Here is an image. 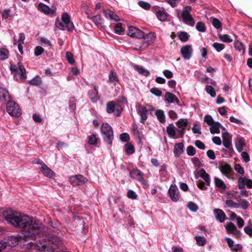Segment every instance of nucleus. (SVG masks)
Returning a JSON list of instances; mask_svg holds the SVG:
<instances>
[{"label": "nucleus", "mask_w": 252, "mask_h": 252, "mask_svg": "<svg viewBox=\"0 0 252 252\" xmlns=\"http://www.w3.org/2000/svg\"><path fill=\"white\" fill-rule=\"evenodd\" d=\"M6 220L21 229V239L28 241L35 240L36 236L42 231V225L35 221L32 218L22 215L18 212H9L4 216Z\"/></svg>", "instance_id": "1"}, {"label": "nucleus", "mask_w": 252, "mask_h": 252, "mask_svg": "<svg viewBox=\"0 0 252 252\" xmlns=\"http://www.w3.org/2000/svg\"><path fill=\"white\" fill-rule=\"evenodd\" d=\"M62 243L60 238L54 236L51 238V240L45 245H43L41 249L44 252L45 251H52L54 252L56 249L59 248Z\"/></svg>", "instance_id": "2"}, {"label": "nucleus", "mask_w": 252, "mask_h": 252, "mask_svg": "<svg viewBox=\"0 0 252 252\" xmlns=\"http://www.w3.org/2000/svg\"><path fill=\"white\" fill-rule=\"evenodd\" d=\"M100 130L105 141L111 145L114 137L112 127L107 123H103L101 126Z\"/></svg>", "instance_id": "3"}, {"label": "nucleus", "mask_w": 252, "mask_h": 252, "mask_svg": "<svg viewBox=\"0 0 252 252\" xmlns=\"http://www.w3.org/2000/svg\"><path fill=\"white\" fill-rule=\"evenodd\" d=\"M10 69L15 76L18 75L20 79L22 80L26 79V69L22 63L19 62L17 64H11Z\"/></svg>", "instance_id": "4"}, {"label": "nucleus", "mask_w": 252, "mask_h": 252, "mask_svg": "<svg viewBox=\"0 0 252 252\" xmlns=\"http://www.w3.org/2000/svg\"><path fill=\"white\" fill-rule=\"evenodd\" d=\"M6 108L8 114L13 117H19L22 114L19 105L13 100L8 101Z\"/></svg>", "instance_id": "5"}, {"label": "nucleus", "mask_w": 252, "mask_h": 252, "mask_svg": "<svg viewBox=\"0 0 252 252\" xmlns=\"http://www.w3.org/2000/svg\"><path fill=\"white\" fill-rule=\"evenodd\" d=\"M106 110L108 113H113L116 117H119L123 111L122 107L120 104L114 101H110L106 103Z\"/></svg>", "instance_id": "6"}, {"label": "nucleus", "mask_w": 252, "mask_h": 252, "mask_svg": "<svg viewBox=\"0 0 252 252\" xmlns=\"http://www.w3.org/2000/svg\"><path fill=\"white\" fill-rule=\"evenodd\" d=\"M188 120L186 119H180L176 123L177 126V138H183L186 132V128L188 126Z\"/></svg>", "instance_id": "7"}, {"label": "nucleus", "mask_w": 252, "mask_h": 252, "mask_svg": "<svg viewBox=\"0 0 252 252\" xmlns=\"http://www.w3.org/2000/svg\"><path fill=\"white\" fill-rule=\"evenodd\" d=\"M168 193L170 199L174 202H177L180 198L179 190L175 185L170 186Z\"/></svg>", "instance_id": "8"}, {"label": "nucleus", "mask_w": 252, "mask_h": 252, "mask_svg": "<svg viewBox=\"0 0 252 252\" xmlns=\"http://www.w3.org/2000/svg\"><path fill=\"white\" fill-rule=\"evenodd\" d=\"M87 181L88 179L80 174L71 176L69 178V182L73 186L83 185Z\"/></svg>", "instance_id": "9"}, {"label": "nucleus", "mask_w": 252, "mask_h": 252, "mask_svg": "<svg viewBox=\"0 0 252 252\" xmlns=\"http://www.w3.org/2000/svg\"><path fill=\"white\" fill-rule=\"evenodd\" d=\"M153 108L150 105H147V106H144L140 105L138 107V113L141 116V122L142 123H144L145 121L147 119V114L149 111H152Z\"/></svg>", "instance_id": "10"}, {"label": "nucleus", "mask_w": 252, "mask_h": 252, "mask_svg": "<svg viewBox=\"0 0 252 252\" xmlns=\"http://www.w3.org/2000/svg\"><path fill=\"white\" fill-rule=\"evenodd\" d=\"M128 34L132 37L139 39L144 37V32L133 26H130L129 27Z\"/></svg>", "instance_id": "11"}, {"label": "nucleus", "mask_w": 252, "mask_h": 252, "mask_svg": "<svg viewBox=\"0 0 252 252\" xmlns=\"http://www.w3.org/2000/svg\"><path fill=\"white\" fill-rule=\"evenodd\" d=\"M192 46L190 45H186L181 49V53L185 60L190 58L192 53Z\"/></svg>", "instance_id": "12"}, {"label": "nucleus", "mask_w": 252, "mask_h": 252, "mask_svg": "<svg viewBox=\"0 0 252 252\" xmlns=\"http://www.w3.org/2000/svg\"><path fill=\"white\" fill-rule=\"evenodd\" d=\"M245 186L249 189L252 188V180L246 177H240L238 180V187L240 189L245 188Z\"/></svg>", "instance_id": "13"}, {"label": "nucleus", "mask_w": 252, "mask_h": 252, "mask_svg": "<svg viewBox=\"0 0 252 252\" xmlns=\"http://www.w3.org/2000/svg\"><path fill=\"white\" fill-rule=\"evenodd\" d=\"M183 21L188 25L193 26L195 21L191 14L187 10H184L182 14Z\"/></svg>", "instance_id": "14"}, {"label": "nucleus", "mask_w": 252, "mask_h": 252, "mask_svg": "<svg viewBox=\"0 0 252 252\" xmlns=\"http://www.w3.org/2000/svg\"><path fill=\"white\" fill-rule=\"evenodd\" d=\"M41 166V171L44 176L49 178H53L55 177L54 172L48 167L43 162H40Z\"/></svg>", "instance_id": "15"}, {"label": "nucleus", "mask_w": 252, "mask_h": 252, "mask_svg": "<svg viewBox=\"0 0 252 252\" xmlns=\"http://www.w3.org/2000/svg\"><path fill=\"white\" fill-rule=\"evenodd\" d=\"M62 20L65 25V27H66L67 30L72 31L73 29V24L72 22L70 21V17L67 13H63L62 16Z\"/></svg>", "instance_id": "16"}, {"label": "nucleus", "mask_w": 252, "mask_h": 252, "mask_svg": "<svg viewBox=\"0 0 252 252\" xmlns=\"http://www.w3.org/2000/svg\"><path fill=\"white\" fill-rule=\"evenodd\" d=\"M223 145L229 150H232L231 143V136L227 132H223L222 134Z\"/></svg>", "instance_id": "17"}, {"label": "nucleus", "mask_w": 252, "mask_h": 252, "mask_svg": "<svg viewBox=\"0 0 252 252\" xmlns=\"http://www.w3.org/2000/svg\"><path fill=\"white\" fill-rule=\"evenodd\" d=\"M220 169L221 173L228 178H230L229 175L233 172L231 165L228 163L220 164Z\"/></svg>", "instance_id": "18"}, {"label": "nucleus", "mask_w": 252, "mask_h": 252, "mask_svg": "<svg viewBox=\"0 0 252 252\" xmlns=\"http://www.w3.org/2000/svg\"><path fill=\"white\" fill-rule=\"evenodd\" d=\"M9 100H12L8 92L5 89L0 88V101L5 104Z\"/></svg>", "instance_id": "19"}, {"label": "nucleus", "mask_w": 252, "mask_h": 252, "mask_svg": "<svg viewBox=\"0 0 252 252\" xmlns=\"http://www.w3.org/2000/svg\"><path fill=\"white\" fill-rule=\"evenodd\" d=\"M226 229L229 233L232 234L237 237H239L240 236V231L237 230L236 226L231 222H229L226 225Z\"/></svg>", "instance_id": "20"}, {"label": "nucleus", "mask_w": 252, "mask_h": 252, "mask_svg": "<svg viewBox=\"0 0 252 252\" xmlns=\"http://www.w3.org/2000/svg\"><path fill=\"white\" fill-rule=\"evenodd\" d=\"M132 178L135 179L139 182L144 181L143 173L138 169H133L129 173Z\"/></svg>", "instance_id": "21"}, {"label": "nucleus", "mask_w": 252, "mask_h": 252, "mask_svg": "<svg viewBox=\"0 0 252 252\" xmlns=\"http://www.w3.org/2000/svg\"><path fill=\"white\" fill-rule=\"evenodd\" d=\"M215 217L217 220L220 222H222L224 221L226 215L224 212L220 209H215L214 210Z\"/></svg>", "instance_id": "22"}, {"label": "nucleus", "mask_w": 252, "mask_h": 252, "mask_svg": "<svg viewBox=\"0 0 252 252\" xmlns=\"http://www.w3.org/2000/svg\"><path fill=\"white\" fill-rule=\"evenodd\" d=\"M166 132L169 137L174 139L178 138L177 133H176V127L173 124H170L168 126H167Z\"/></svg>", "instance_id": "23"}, {"label": "nucleus", "mask_w": 252, "mask_h": 252, "mask_svg": "<svg viewBox=\"0 0 252 252\" xmlns=\"http://www.w3.org/2000/svg\"><path fill=\"white\" fill-rule=\"evenodd\" d=\"M97 88V87L96 85H94V89L93 90H90L89 92V95L90 98L93 102H96L99 99Z\"/></svg>", "instance_id": "24"}, {"label": "nucleus", "mask_w": 252, "mask_h": 252, "mask_svg": "<svg viewBox=\"0 0 252 252\" xmlns=\"http://www.w3.org/2000/svg\"><path fill=\"white\" fill-rule=\"evenodd\" d=\"M214 183L216 187L218 188L220 190L223 191L226 189V186L221 179L218 177H215Z\"/></svg>", "instance_id": "25"}, {"label": "nucleus", "mask_w": 252, "mask_h": 252, "mask_svg": "<svg viewBox=\"0 0 252 252\" xmlns=\"http://www.w3.org/2000/svg\"><path fill=\"white\" fill-rule=\"evenodd\" d=\"M103 13L107 18H110V19L114 20L116 21H118L120 20L119 17L113 11H112L110 10H103Z\"/></svg>", "instance_id": "26"}, {"label": "nucleus", "mask_w": 252, "mask_h": 252, "mask_svg": "<svg viewBox=\"0 0 252 252\" xmlns=\"http://www.w3.org/2000/svg\"><path fill=\"white\" fill-rule=\"evenodd\" d=\"M199 175L200 177L205 181L206 185L210 186L211 183L210 177L209 175L206 173L204 169L202 168L199 170Z\"/></svg>", "instance_id": "27"}, {"label": "nucleus", "mask_w": 252, "mask_h": 252, "mask_svg": "<svg viewBox=\"0 0 252 252\" xmlns=\"http://www.w3.org/2000/svg\"><path fill=\"white\" fill-rule=\"evenodd\" d=\"M165 100L169 103H172L175 101L177 103H179L178 98L171 93L167 92L165 94Z\"/></svg>", "instance_id": "28"}, {"label": "nucleus", "mask_w": 252, "mask_h": 252, "mask_svg": "<svg viewBox=\"0 0 252 252\" xmlns=\"http://www.w3.org/2000/svg\"><path fill=\"white\" fill-rule=\"evenodd\" d=\"M210 126V130L212 134L219 133L220 132V128L221 126V125L219 123L215 122Z\"/></svg>", "instance_id": "29"}, {"label": "nucleus", "mask_w": 252, "mask_h": 252, "mask_svg": "<svg viewBox=\"0 0 252 252\" xmlns=\"http://www.w3.org/2000/svg\"><path fill=\"white\" fill-rule=\"evenodd\" d=\"M184 144L183 143L175 144L174 153L175 155H180L183 152Z\"/></svg>", "instance_id": "30"}, {"label": "nucleus", "mask_w": 252, "mask_h": 252, "mask_svg": "<svg viewBox=\"0 0 252 252\" xmlns=\"http://www.w3.org/2000/svg\"><path fill=\"white\" fill-rule=\"evenodd\" d=\"M134 68L139 74L142 75L148 76L150 74L149 71L142 66H139L136 65L134 66Z\"/></svg>", "instance_id": "31"}, {"label": "nucleus", "mask_w": 252, "mask_h": 252, "mask_svg": "<svg viewBox=\"0 0 252 252\" xmlns=\"http://www.w3.org/2000/svg\"><path fill=\"white\" fill-rule=\"evenodd\" d=\"M158 18L161 21H164L167 19L168 14L164 10H159L157 13Z\"/></svg>", "instance_id": "32"}, {"label": "nucleus", "mask_w": 252, "mask_h": 252, "mask_svg": "<svg viewBox=\"0 0 252 252\" xmlns=\"http://www.w3.org/2000/svg\"><path fill=\"white\" fill-rule=\"evenodd\" d=\"M125 151L127 155H131L134 153V146L130 143H127L125 145Z\"/></svg>", "instance_id": "33"}, {"label": "nucleus", "mask_w": 252, "mask_h": 252, "mask_svg": "<svg viewBox=\"0 0 252 252\" xmlns=\"http://www.w3.org/2000/svg\"><path fill=\"white\" fill-rule=\"evenodd\" d=\"M234 47L237 50L239 51V52H242L243 53L245 52V46L242 43V42L239 40L235 41Z\"/></svg>", "instance_id": "34"}, {"label": "nucleus", "mask_w": 252, "mask_h": 252, "mask_svg": "<svg viewBox=\"0 0 252 252\" xmlns=\"http://www.w3.org/2000/svg\"><path fill=\"white\" fill-rule=\"evenodd\" d=\"M156 115L158 121L161 123L165 122L164 112L161 110H158L156 112Z\"/></svg>", "instance_id": "35"}, {"label": "nucleus", "mask_w": 252, "mask_h": 252, "mask_svg": "<svg viewBox=\"0 0 252 252\" xmlns=\"http://www.w3.org/2000/svg\"><path fill=\"white\" fill-rule=\"evenodd\" d=\"M9 51L5 48H0V60H5L8 58Z\"/></svg>", "instance_id": "36"}, {"label": "nucleus", "mask_w": 252, "mask_h": 252, "mask_svg": "<svg viewBox=\"0 0 252 252\" xmlns=\"http://www.w3.org/2000/svg\"><path fill=\"white\" fill-rule=\"evenodd\" d=\"M38 9L46 14H49L51 12L50 8L48 6L43 3H39L38 4Z\"/></svg>", "instance_id": "37"}, {"label": "nucleus", "mask_w": 252, "mask_h": 252, "mask_svg": "<svg viewBox=\"0 0 252 252\" xmlns=\"http://www.w3.org/2000/svg\"><path fill=\"white\" fill-rule=\"evenodd\" d=\"M92 20L97 27L101 26L102 24V19L100 15L92 17Z\"/></svg>", "instance_id": "38"}, {"label": "nucleus", "mask_w": 252, "mask_h": 252, "mask_svg": "<svg viewBox=\"0 0 252 252\" xmlns=\"http://www.w3.org/2000/svg\"><path fill=\"white\" fill-rule=\"evenodd\" d=\"M219 37V38L224 42L230 43L233 41V39L231 38L230 36L228 34H220Z\"/></svg>", "instance_id": "39"}, {"label": "nucleus", "mask_w": 252, "mask_h": 252, "mask_svg": "<svg viewBox=\"0 0 252 252\" xmlns=\"http://www.w3.org/2000/svg\"><path fill=\"white\" fill-rule=\"evenodd\" d=\"M115 32L118 34H122L124 32V29L122 27V24L121 23H117L115 26Z\"/></svg>", "instance_id": "40"}, {"label": "nucleus", "mask_w": 252, "mask_h": 252, "mask_svg": "<svg viewBox=\"0 0 252 252\" xmlns=\"http://www.w3.org/2000/svg\"><path fill=\"white\" fill-rule=\"evenodd\" d=\"M197 244L200 246H203L206 244V240L204 237L197 236L195 237Z\"/></svg>", "instance_id": "41"}, {"label": "nucleus", "mask_w": 252, "mask_h": 252, "mask_svg": "<svg viewBox=\"0 0 252 252\" xmlns=\"http://www.w3.org/2000/svg\"><path fill=\"white\" fill-rule=\"evenodd\" d=\"M178 37L180 40L183 42H186L189 39V35L187 32H181L179 33Z\"/></svg>", "instance_id": "42"}, {"label": "nucleus", "mask_w": 252, "mask_h": 252, "mask_svg": "<svg viewBox=\"0 0 252 252\" xmlns=\"http://www.w3.org/2000/svg\"><path fill=\"white\" fill-rule=\"evenodd\" d=\"M109 79L111 82H118L119 81V79L116 73L112 70L110 72Z\"/></svg>", "instance_id": "43"}, {"label": "nucleus", "mask_w": 252, "mask_h": 252, "mask_svg": "<svg viewBox=\"0 0 252 252\" xmlns=\"http://www.w3.org/2000/svg\"><path fill=\"white\" fill-rule=\"evenodd\" d=\"M196 29L200 32H205L206 31V27L203 22H199L196 24Z\"/></svg>", "instance_id": "44"}, {"label": "nucleus", "mask_w": 252, "mask_h": 252, "mask_svg": "<svg viewBox=\"0 0 252 252\" xmlns=\"http://www.w3.org/2000/svg\"><path fill=\"white\" fill-rule=\"evenodd\" d=\"M205 89L207 93L209 94L212 97H215L216 96V92L212 86L207 85L206 86Z\"/></svg>", "instance_id": "45"}, {"label": "nucleus", "mask_w": 252, "mask_h": 252, "mask_svg": "<svg viewBox=\"0 0 252 252\" xmlns=\"http://www.w3.org/2000/svg\"><path fill=\"white\" fill-rule=\"evenodd\" d=\"M88 142L90 145H96L97 144V138L96 135L92 134L88 137Z\"/></svg>", "instance_id": "46"}, {"label": "nucleus", "mask_w": 252, "mask_h": 252, "mask_svg": "<svg viewBox=\"0 0 252 252\" xmlns=\"http://www.w3.org/2000/svg\"><path fill=\"white\" fill-rule=\"evenodd\" d=\"M66 58L70 64H74V63H75L74 56L70 52L67 51L66 52Z\"/></svg>", "instance_id": "47"}, {"label": "nucleus", "mask_w": 252, "mask_h": 252, "mask_svg": "<svg viewBox=\"0 0 252 252\" xmlns=\"http://www.w3.org/2000/svg\"><path fill=\"white\" fill-rule=\"evenodd\" d=\"M55 26L56 27L62 30H66L65 25L64 23H62L59 18H57L56 20Z\"/></svg>", "instance_id": "48"}, {"label": "nucleus", "mask_w": 252, "mask_h": 252, "mask_svg": "<svg viewBox=\"0 0 252 252\" xmlns=\"http://www.w3.org/2000/svg\"><path fill=\"white\" fill-rule=\"evenodd\" d=\"M30 83L32 85L36 86L39 85L41 83V79L40 77L37 76L30 81Z\"/></svg>", "instance_id": "49"}, {"label": "nucleus", "mask_w": 252, "mask_h": 252, "mask_svg": "<svg viewBox=\"0 0 252 252\" xmlns=\"http://www.w3.org/2000/svg\"><path fill=\"white\" fill-rule=\"evenodd\" d=\"M213 46L218 52H220L225 48V45L223 44L215 42L213 43Z\"/></svg>", "instance_id": "50"}, {"label": "nucleus", "mask_w": 252, "mask_h": 252, "mask_svg": "<svg viewBox=\"0 0 252 252\" xmlns=\"http://www.w3.org/2000/svg\"><path fill=\"white\" fill-rule=\"evenodd\" d=\"M234 169L235 170L239 173L240 174L243 175H244L245 172L244 168L242 167V166L239 164H235L234 165Z\"/></svg>", "instance_id": "51"}, {"label": "nucleus", "mask_w": 252, "mask_h": 252, "mask_svg": "<svg viewBox=\"0 0 252 252\" xmlns=\"http://www.w3.org/2000/svg\"><path fill=\"white\" fill-rule=\"evenodd\" d=\"M156 37L155 33H150L147 35V38L148 39V42L149 44L152 43Z\"/></svg>", "instance_id": "52"}, {"label": "nucleus", "mask_w": 252, "mask_h": 252, "mask_svg": "<svg viewBox=\"0 0 252 252\" xmlns=\"http://www.w3.org/2000/svg\"><path fill=\"white\" fill-rule=\"evenodd\" d=\"M187 152L189 156H192L196 153L195 149L192 146H189L187 147Z\"/></svg>", "instance_id": "53"}, {"label": "nucleus", "mask_w": 252, "mask_h": 252, "mask_svg": "<svg viewBox=\"0 0 252 252\" xmlns=\"http://www.w3.org/2000/svg\"><path fill=\"white\" fill-rule=\"evenodd\" d=\"M204 121L206 122L209 126L213 125L215 122L214 121L212 117L210 115H206L204 117Z\"/></svg>", "instance_id": "54"}, {"label": "nucleus", "mask_w": 252, "mask_h": 252, "mask_svg": "<svg viewBox=\"0 0 252 252\" xmlns=\"http://www.w3.org/2000/svg\"><path fill=\"white\" fill-rule=\"evenodd\" d=\"M127 196L131 199H136L137 197V194L132 190H128L127 192Z\"/></svg>", "instance_id": "55"}, {"label": "nucleus", "mask_w": 252, "mask_h": 252, "mask_svg": "<svg viewBox=\"0 0 252 252\" xmlns=\"http://www.w3.org/2000/svg\"><path fill=\"white\" fill-rule=\"evenodd\" d=\"M188 207L190 210L193 212L196 211L198 209V206L192 202H189L188 204Z\"/></svg>", "instance_id": "56"}, {"label": "nucleus", "mask_w": 252, "mask_h": 252, "mask_svg": "<svg viewBox=\"0 0 252 252\" xmlns=\"http://www.w3.org/2000/svg\"><path fill=\"white\" fill-rule=\"evenodd\" d=\"M120 138L121 140L123 142H127L130 139L129 135L127 133H122L120 135Z\"/></svg>", "instance_id": "57"}, {"label": "nucleus", "mask_w": 252, "mask_h": 252, "mask_svg": "<svg viewBox=\"0 0 252 252\" xmlns=\"http://www.w3.org/2000/svg\"><path fill=\"white\" fill-rule=\"evenodd\" d=\"M212 24L217 29H220L221 27V23L217 18L213 19Z\"/></svg>", "instance_id": "58"}, {"label": "nucleus", "mask_w": 252, "mask_h": 252, "mask_svg": "<svg viewBox=\"0 0 252 252\" xmlns=\"http://www.w3.org/2000/svg\"><path fill=\"white\" fill-rule=\"evenodd\" d=\"M139 5L144 9L148 10L150 8V4L143 1H140L138 2Z\"/></svg>", "instance_id": "59"}, {"label": "nucleus", "mask_w": 252, "mask_h": 252, "mask_svg": "<svg viewBox=\"0 0 252 252\" xmlns=\"http://www.w3.org/2000/svg\"><path fill=\"white\" fill-rule=\"evenodd\" d=\"M150 92L156 96H159L161 95V91L157 88H153L150 90Z\"/></svg>", "instance_id": "60"}, {"label": "nucleus", "mask_w": 252, "mask_h": 252, "mask_svg": "<svg viewBox=\"0 0 252 252\" xmlns=\"http://www.w3.org/2000/svg\"><path fill=\"white\" fill-rule=\"evenodd\" d=\"M44 51V49L39 46L35 47L34 49V54L35 56H38L41 55Z\"/></svg>", "instance_id": "61"}, {"label": "nucleus", "mask_w": 252, "mask_h": 252, "mask_svg": "<svg viewBox=\"0 0 252 252\" xmlns=\"http://www.w3.org/2000/svg\"><path fill=\"white\" fill-rule=\"evenodd\" d=\"M165 1L169 3L172 7H175L181 0H165Z\"/></svg>", "instance_id": "62"}, {"label": "nucleus", "mask_w": 252, "mask_h": 252, "mask_svg": "<svg viewBox=\"0 0 252 252\" xmlns=\"http://www.w3.org/2000/svg\"><path fill=\"white\" fill-rule=\"evenodd\" d=\"M241 156L242 157V158L243 160L246 162H248L250 160V158L249 156V155L247 152H243L241 153Z\"/></svg>", "instance_id": "63"}, {"label": "nucleus", "mask_w": 252, "mask_h": 252, "mask_svg": "<svg viewBox=\"0 0 252 252\" xmlns=\"http://www.w3.org/2000/svg\"><path fill=\"white\" fill-rule=\"evenodd\" d=\"M1 13L2 18L4 19H7L11 16L10 9H4L2 11Z\"/></svg>", "instance_id": "64"}]
</instances>
